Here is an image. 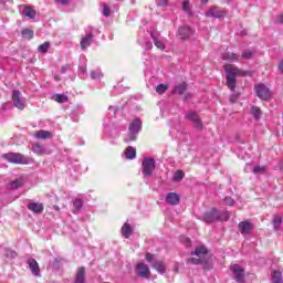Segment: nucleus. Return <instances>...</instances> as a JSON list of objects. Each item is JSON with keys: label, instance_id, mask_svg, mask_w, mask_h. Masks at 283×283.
I'll return each instance as SVG.
<instances>
[{"label": "nucleus", "instance_id": "1", "mask_svg": "<svg viewBox=\"0 0 283 283\" xmlns=\"http://www.w3.org/2000/svg\"><path fill=\"white\" fill-rule=\"evenodd\" d=\"M249 72L242 71L241 69L235 67L234 65H228L226 66V80L227 85L231 92H235V77L237 76H247Z\"/></svg>", "mask_w": 283, "mask_h": 283}, {"label": "nucleus", "instance_id": "2", "mask_svg": "<svg viewBox=\"0 0 283 283\" xmlns=\"http://www.w3.org/2000/svg\"><path fill=\"white\" fill-rule=\"evenodd\" d=\"M140 127H143V122L140 120V118L137 117L129 125L128 136L124 138L125 143H132L136 140L138 132H140Z\"/></svg>", "mask_w": 283, "mask_h": 283}, {"label": "nucleus", "instance_id": "3", "mask_svg": "<svg viewBox=\"0 0 283 283\" xmlns=\"http://www.w3.org/2000/svg\"><path fill=\"white\" fill-rule=\"evenodd\" d=\"M2 158L8 160V163H13L14 165H28V159L24 158L21 153H8L2 155Z\"/></svg>", "mask_w": 283, "mask_h": 283}, {"label": "nucleus", "instance_id": "4", "mask_svg": "<svg viewBox=\"0 0 283 283\" xmlns=\"http://www.w3.org/2000/svg\"><path fill=\"white\" fill-rule=\"evenodd\" d=\"M156 170V160L154 158H145L142 163V172L145 178L151 176Z\"/></svg>", "mask_w": 283, "mask_h": 283}, {"label": "nucleus", "instance_id": "5", "mask_svg": "<svg viewBox=\"0 0 283 283\" xmlns=\"http://www.w3.org/2000/svg\"><path fill=\"white\" fill-rule=\"evenodd\" d=\"M146 261L149 264H151L153 269H155V271L157 273H160L161 275H163V273H165V271H167L165 263L163 261H158V260L154 259V254H151V253H146Z\"/></svg>", "mask_w": 283, "mask_h": 283}, {"label": "nucleus", "instance_id": "6", "mask_svg": "<svg viewBox=\"0 0 283 283\" xmlns=\"http://www.w3.org/2000/svg\"><path fill=\"white\" fill-rule=\"evenodd\" d=\"M12 103L17 107V109H25V104L28 103V99L21 95V91H13L12 92Z\"/></svg>", "mask_w": 283, "mask_h": 283}, {"label": "nucleus", "instance_id": "7", "mask_svg": "<svg viewBox=\"0 0 283 283\" xmlns=\"http://www.w3.org/2000/svg\"><path fill=\"white\" fill-rule=\"evenodd\" d=\"M206 17L211 19H222L227 17V10L213 6L206 11Z\"/></svg>", "mask_w": 283, "mask_h": 283}, {"label": "nucleus", "instance_id": "8", "mask_svg": "<svg viewBox=\"0 0 283 283\" xmlns=\"http://www.w3.org/2000/svg\"><path fill=\"white\" fill-rule=\"evenodd\" d=\"M256 96L261 98V101H269L271 98V91L264 84H258L255 86Z\"/></svg>", "mask_w": 283, "mask_h": 283}, {"label": "nucleus", "instance_id": "9", "mask_svg": "<svg viewBox=\"0 0 283 283\" xmlns=\"http://www.w3.org/2000/svg\"><path fill=\"white\" fill-rule=\"evenodd\" d=\"M230 270L233 273L235 282L244 283V269H242L239 264H232Z\"/></svg>", "mask_w": 283, "mask_h": 283}, {"label": "nucleus", "instance_id": "10", "mask_svg": "<svg viewBox=\"0 0 283 283\" xmlns=\"http://www.w3.org/2000/svg\"><path fill=\"white\" fill-rule=\"evenodd\" d=\"M219 218L220 212L216 208H212L210 211L203 214V221L207 222V224H211V222H218Z\"/></svg>", "mask_w": 283, "mask_h": 283}, {"label": "nucleus", "instance_id": "11", "mask_svg": "<svg viewBox=\"0 0 283 283\" xmlns=\"http://www.w3.org/2000/svg\"><path fill=\"white\" fill-rule=\"evenodd\" d=\"M137 275L139 277H145L146 280H149V276L151 275V271H149V266L145 263H138L135 269Z\"/></svg>", "mask_w": 283, "mask_h": 283}, {"label": "nucleus", "instance_id": "12", "mask_svg": "<svg viewBox=\"0 0 283 283\" xmlns=\"http://www.w3.org/2000/svg\"><path fill=\"white\" fill-rule=\"evenodd\" d=\"M192 35H193V30L188 25H184L178 29V36L179 39H181V41H187V39H189V36H192Z\"/></svg>", "mask_w": 283, "mask_h": 283}, {"label": "nucleus", "instance_id": "13", "mask_svg": "<svg viewBox=\"0 0 283 283\" xmlns=\"http://www.w3.org/2000/svg\"><path fill=\"white\" fill-rule=\"evenodd\" d=\"M244 171L245 174H249V171H252L254 176H262L263 174H266V166H255L254 168H252L251 164H247Z\"/></svg>", "mask_w": 283, "mask_h": 283}, {"label": "nucleus", "instance_id": "14", "mask_svg": "<svg viewBox=\"0 0 283 283\" xmlns=\"http://www.w3.org/2000/svg\"><path fill=\"white\" fill-rule=\"evenodd\" d=\"M186 118L188 120H191V123H193L196 129H202V120H200V117H198V114L193 112H188L186 114Z\"/></svg>", "mask_w": 283, "mask_h": 283}, {"label": "nucleus", "instance_id": "15", "mask_svg": "<svg viewBox=\"0 0 283 283\" xmlns=\"http://www.w3.org/2000/svg\"><path fill=\"white\" fill-rule=\"evenodd\" d=\"M239 231L242 235H249L253 231V224L249 221H241L239 223Z\"/></svg>", "mask_w": 283, "mask_h": 283}, {"label": "nucleus", "instance_id": "16", "mask_svg": "<svg viewBox=\"0 0 283 283\" xmlns=\"http://www.w3.org/2000/svg\"><path fill=\"white\" fill-rule=\"evenodd\" d=\"M29 269L35 277H41V269L39 268V263L34 259H30L28 261Z\"/></svg>", "mask_w": 283, "mask_h": 283}, {"label": "nucleus", "instance_id": "17", "mask_svg": "<svg viewBox=\"0 0 283 283\" xmlns=\"http://www.w3.org/2000/svg\"><path fill=\"white\" fill-rule=\"evenodd\" d=\"M166 202L167 205H171L172 207H176V205H180V195L176 192H168L166 195Z\"/></svg>", "mask_w": 283, "mask_h": 283}, {"label": "nucleus", "instance_id": "18", "mask_svg": "<svg viewBox=\"0 0 283 283\" xmlns=\"http://www.w3.org/2000/svg\"><path fill=\"white\" fill-rule=\"evenodd\" d=\"M92 41H94V34L92 32L82 36V40L80 42L82 50H87V48L92 45Z\"/></svg>", "mask_w": 283, "mask_h": 283}, {"label": "nucleus", "instance_id": "19", "mask_svg": "<svg viewBox=\"0 0 283 283\" xmlns=\"http://www.w3.org/2000/svg\"><path fill=\"white\" fill-rule=\"evenodd\" d=\"M222 59L223 61L235 63L237 61H240V54L227 51L222 54Z\"/></svg>", "mask_w": 283, "mask_h": 283}, {"label": "nucleus", "instance_id": "20", "mask_svg": "<svg viewBox=\"0 0 283 283\" xmlns=\"http://www.w3.org/2000/svg\"><path fill=\"white\" fill-rule=\"evenodd\" d=\"M31 149L36 156H45L50 154V151H48V149L40 144H33Z\"/></svg>", "mask_w": 283, "mask_h": 283}, {"label": "nucleus", "instance_id": "21", "mask_svg": "<svg viewBox=\"0 0 283 283\" xmlns=\"http://www.w3.org/2000/svg\"><path fill=\"white\" fill-rule=\"evenodd\" d=\"M29 211H32L33 213H43V203L41 202H30L28 205Z\"/></svg>", "mask_w": 283, "mask_h": 283}, {"label": "nucleus", "instance_id": "22", "mask_svg": "<svg viewBox=\"0 0 283 283\" xmlns=\"http://www.w3.org/2000/svg\"><path fill=\"white\" fill-rule=\"evenodd\" d=\"M150 36H151L157 50H165L166 46H165V41L163 40V38L156 36V33H150Z\"/></svg>", "mask_w": 283, "mask_h": 283}, {"label": "nucleus", "instance_id": "23", "mask_svg": "<svg viewBox=\"0 0 283 283\" xmlns=\"http://www.w3.org/2000/svg\"><path fill=\"white\" fill-rule=\"evenodd\" d=\"M74 283H85V268L84 266H81L77 269Z\"/></svg>", "mask_w": 283, "mask_h": 283}, {"label": "nucleus", "instance_id": "24", "mask_svg": "<svg viewBox=\"0 0 283 283\" xmlns=\"http://www.w3.org/2000/svg\"><path fill=\"white\" fill-rule=\"evenodd\" d=\"M24 184H25V180L23 179V177H19L18 179H15L9 184V188L10 189H20V187H23Z\"/></svg>", "mask_w": 283, "mask_h": 283}, {"label": "nucleus", "instance_id": "25", "mask_svg": "<svg viewBox=\"0 0 283 283\" xmlns=\"http://www.w3.org/2000/svg\"><path fill=\"white\" fill-rule=\"evenodd\" d=\"M22 15L28 17V19H34V17H36V11L32 9V7H24Z\"/></svg>", "mask_w": 283, "mask_h": 283}, {"label": "nucleus", "instance_id": "26", "mask_svg": "<svg viewBox=\"0 0 283 283\" xmlns=\"http://www.w3.org/2000/svg\"><path fill=\"white\" fill-rule=\"evenodd\" d=\"M35 138L40 139V140H45L48 138H52V133L48 132V130H39L36 133H34Z\"/></svg>", "mask_w": 283, "mask_h": 283}, {"label": "nucleus", "instance_id": "27", "mask_svg": "<svg viewBox=\"0 0 283 283\" xmlns=\"http://www.w3.org/2000/svg\"><path fill=\"white\" fill-rule=\"evenodd\" d=\"M134 233V230L132 229V226L129 223H124L122 227V235L123 238H129Z\"/></svg>", "mask_w": 283, "mask_h": 283}, {"label": "nucleus", "instance_id": "28", "mask_svg": "<svg viewBox=\"0 0 283 283\" xmlns=\"http://www.w3.org/2000/svg\"><path fill=\"white\" fill-rule=\"evenodd\" d=\"M274 231H280L282 227V218L279 214H275L272 220Z\"/></svg>", "mask_w": 283, "mask_h": 283}, {"label": "nucleus", "instance_id": "29", "mask_svg": "<svg viewBox=\"0 0 283 283\" xmlns=\"http://www.w3.org/2000/svg\"><path fill=\"white\" fill-rule=\"evenodd\" d=\"M125 156L128 160H134L136 158V148L128 146L125 150Z\"/></svg>", "mask_w": 283, "mask_h": 283}, {"label": "nucleus", "instance_id": "30", "mask_svg": "<svg viewBox=\"0 0 283 283\" xmlns=\"http://www.w3.org/2000/svg\"><path fill=\"white\" fill-rule=\"evenodd\" d=\"M272 283H283L282 272L274 270L272 273Z\"/></svg>", "mask_w": 283, "mask_h": 283}, {"label": "nucleus", "instance_id": "31", "mask_svg": "<svg viewBox=\"0 0 283 283\" xmlns=\"http://www.w3.org/2000/svg\"><path fill=\"white\" fill-rule=\"evenodd\" d=\"M195 255H197V258H203V255H207V248L205 245L197 247Z\"/></svg>", "mask_w": 283, "mask_h": 283}, {"label": "nucleus", "instance_id": "32", "mask_svg": "<svg viewBox=\"0 0 283 283\" xmlns=\"http://www.w3.org/2000/svg\"><path fill=\"white\" fill-rule=\"evenodd\" d=\"M53 101H55V103H67L69 98L67 95L55 94L53 95Z\"/></svg>", "mask_w": 283, "mask_h": 283}, {"label": "nucleus", "instance_id": "33", "mask_svg": "<svg viewBox=\"0 0 283 283\" xmlns=\"http://www.w3.org/2000/svg\"><path fill=\"white\" fill-rule=\"evenodd\" d=\"M181 7L184 12H186V14H191V3H189V0H184L181 2Z\"/></svg>", "mask_w": 283, "mask_h": 283}, {"label": "nucleus", "instance_id": "34", "mask_svg": "<svg viewBox=\"0 0 283 283\" xmlns=\"http://www.w3.org/2000/svg\"><path fill=\"white\" fill-rule=\"evenodd\" d=\"M22 36H23V39H27L28 41H30V39L34 38V31H32L30 29H24V30H22Z\"/></svg>", "mask_w": 283, "mask_h": 283}, {"label": "nucleus", "instance_id": "35", "mask_svg": "<svg viewBox=\"0 0 283 283\" xmlns=\"http://www.w3.org/2000/svg\"><path fill=\"white\" fill-rule=\"evenodd\" d=\"M182 178H185V172L182 170H177L172 177L175 182H181Z\"/></svg>", "mask_w": 283, "mask_h": 283}, {"label": "nucleus", "instance_id": "36", "mask_svg": "<svg viewBox=\"0 0 283 283\" xmlns=\"http://www.w3.org/2000/svg\"><path fill=\"white\" fill-rule=\"evenodd\" d=\"M187 90V83H181L175 87L176 94H185V91Z\"/></svg>", "mask_w": 283, "mask_h": 283}, {"label": "nucleus", "instance_id": "37", "mask_svg": "<svg viewBox=\"0 0 283 283\" xmlns=\"http://www.w3.org/2000/svg\"><path fill=\"white\" fill-rule=\"evenodd\" d=\"M4 255H6V258H9V260H14V258H17V252H14L8 248H4Z\"/></svg>", "mask_w": 283, "mask_h": 283}, {"label": "nucleus", "instance_id": "38", "mask_svg": "<svg viewBox=\"0 0 283 283\" xmlns=\"http://www.w3.org/2000/svg\"><path fill=\"white\" fill-rule=\"evenodd\" d=\"M50 50V42H44L38 48V52H41L42 54H45Z\"/></svg>", "mask_w": 283, "mask_h": 283}, {"label": "nucleus", "instance_id": "39", "mask_svg": "<svg viewBox=\"0 0 283 283\" xmlns=\"http://www.w3.org/2000/svg\"><path fill=\"white\" fill-rule=\"evenodd\" d=\"M78 76L80 78H87V66H80Z\"/></svg>", "mask_w": 283, "mask_h": 283}, {"label": "nucleus", "instance_id": "40", "mask_svg": "<svg viewBox=\"0 0 283 283\" xmlns=\"http://www.w3.org/2000/svg\"><path fill=\"white\" fill-rule=\"evenodd\" d=\"M101 8H102V14H103V17H109V14H111L109 6H107V4H105V3H102V4H101Z\"/></svg>", "mask_w": 283, "mask_h": 283}, {"label": "nucleus", "instance_id": "41", "mask_svg": "<svg viewBox=\"0 0 283 283\" xmlns=\"http://www.w3.org/2000/svg\"><path fill=\"white\" fill-rule=\"evenodd\" d=\"M73 207H74V209H76V211H81V209H83V200L75 199L73 201Z\"/></svg>", "mask_w": 283, "mask_h": 283}, {"label": "nucleus", "instance_id": "42", "mask_svg": "<svg viewBox=\"0 0 283 283\" xmlns=\"http://www.w3.org/2000/svg\"><path fill=\"white\" fill-rule=\"evenodd\" d=\"M103 76V73H101V70H95L91 72V78L93 81H96V78H101Z\"/></svg>", "mask_w": 283, "mask_h": 283}, {"label": "nucleus", "instance_id": "43", "mask_svg": "<svg viewBox=\"0 0 283 283\" xmlns=\"http://www.w3.org/2000/svg\"><path fill=\"white\" fill-rule=\"evenodd\" d=\"M251 113L254 116V118H260V114H262V112L260 111V107L258 106H252Z\"/></svg>", "mask_w": 283, "mask_h": 283}, {"label": "nucleus", "instance_id": "44", "mask_svg": "<svg viewBox=\"0 0 283 283\" xmlns=\"http://www.w3.org/2000/svg\"><path fill=\"white\" fill-rule=\"evenodd\" d=\"M73 67H74V65H72V64L63 65L61 69V74H66V72H72Z\"/></svg>", "mask_w": 283, "mask_h": 283}, {"label": "nucleus", "instance_id": "45", "mask_svg": "<svg viewBox=\"0 0 283 283\" xmlns=\"http://www.w3.org/2000/svg\"><path fill=\"white\" fill-rule=\"evenodd\" d=\"M156 92H157V94H165V92H167V85H165V84L157 85Z\"/></svg>", "mask_w": 283, "mask_h": 283}, {"label": "nucleus", "instance_id": "46", "mask_svg": "<svg viewBox=\"0 0 283 283\" xmlns=\"http://www.w3.org/2000/svg\"><path fill=\"white\" fill-rule=\"evenodd\" d=\"M218 220H221L223 222H227V220H229V211H224V212H219V218Z\"/></svg>", "mask_w": 283, "mask_h": 283}, {"label": "nucleus", "instance_id": "47", "mask_svg": "<svg viewBox=\"0 0 283 283\" xmlns=\"http://www.w3.org/2000/svg\"><path fill=\"white\" fill-rule=\"evenodd\" d=\"M241 59H244V60H249V59H253V53L252 51H243V53L241 54Z\"/></svg>", "mask_w": 283, "mask_h": 283}, {"label": "nucleus", "instance_id": "48", "mask_svg": "<svg viewBox=\"0 0 283 283\" xmlns=\"http://www.w3.org/2000/svg\"><path fill=\"white\" fill-rule=\"evenodd\" d=\"M189 264H202V259L190 258L188 259Z\"/></svg>", "mask_w": 283, "mask_h": 283}, {"label": "nucleus", "instance_id": "49", "mask_svg": "<svg viewBox=\"0 0 283 283\" xmlns=\"http://www.w3.org/2000/svg\"><path fill=\"white\" fill-rule=\"evenodd\" d=\"M224 202H226V205H228L229 207H233V205H235V201H234L233 198H231V197H226V198H224Z\"/></svg>", "mask_w": 283, "mask_h": 283}, {"label": "nucleus", "instance_id": "50", "mask_svg": "<svg viewBox=\"0 0 283 283\" xmlns=\"http://www.w3.org/2000/svg\"><path fill=\"white\" fill-rule=\"evenodd\" d=\"M157 6L160 8H166L167 6V0H156Z\"/></svg>", "mask_w": 283, "mask_h": 283}, {"label": "nucleus", "instance_id": "51", "mask_svg": "<svg viewBox=\"0 0 283 283\" xmlns=\"http://www.w3.org/2000/svg\"><path fill=\"white\" fill-rule=\"evenodd\" d=\"M55 3H61V6H67L70 3V0H54Z\"/></svg>", "mask_w": 283, "mask_h": 283}, {"label": "nucleus", "instance_id": "52", "mask_svg": "<svg viewBox=\"0 0 283 283\" xmlns=\"http://www.w3.org/2000/svg\"><path fill=\"white\" fill-rule=\"evenodd\" d=\"M276 23H283V14L277 15Z\"/></svg>", "mask_w": 283, "mask_h": 283}, {"label": "nucleus", "instance_id": "53", "mask_svg": "<svg viewBox=\"0 0 283 283\" xmlns=\"http://www.w3.org/2000/svg\"><path fill=\"white\" fill-rule=\"evenodd\" d=\"M230 101L231 103H235V101H238V95H231Z\"/></svg>", "mask_w": 283, "mask_h": 283}, {"label": "nucleus", "instance_id": "54", "mask_svg": "<svg viewBox=\"0 0 283 283\" xmlns=\"http://www.w3.org/2000/svg\"><path fill=\"white\" fill-rule=\"evenodd\" d=\"M279 70H280V72L283 73V61L280 62V64H279Z\"/></svg>", "mask_w": 283, "mask_h": 283}, {"label": "nucleus", "instance_id": "55", "mask_svg": "<svg viewBox=\"0 0 283 283\" xmlns=\"http://www.w3.org/2000/svg\"><path fill=\"white\" fill-rule=\"evenodd\" d=\"M146 50H151V42L146 43Z\"/></svg>", "mask_w": 283, "mask_h": 283}, {"label": "nucleus", "instance_id": "56", "mask_svg": "<svg viewBox=\"0 0 283 283\" xmlns=\"http://www.w3.org/2000/svg\"><path fill=\"white\" fill-rule=\"evenodd\" d=\"M202 6H207L209 3V0H201Z\"/></svg>", "mask_w": 283, "mask_h": 283}, {"label": "nucleus", "instance_id": "57", "mask_svg": "<svg viewBox=\"0 0 283 283\" xmlns=\"http://www.w3.org/2000/svg\"><path fill=\"white\" fill-rule=\"evenodd\" d=\"M10 0H0V3H8Z\"/></svg>", "mask_w": 283, "mask_h": 283}, {"label": "nucleus", "instance_id": "58", "mask_svg": "<svg viewBox=\"0 0 283 283\" xmlns=\"http://www.w3.org/2000/svg\"><path fill=\"white\" fill-rule=\"evenodd\" d=\"M55 81H61V77H59L57 75L54 76Z\"/></svg>", "mask_w": 283, "mask_h": 283}, {"label": "nucleus", "instance_id": "59", "mask_svg": "<svg viewBox=\"0 0 283 283\" xmlns=\"http://www.w3.org/2000/svg\"><path fill=\"white\" fill-rule=\"evenodd\" d=\"M55 211H60L59 206H54Z\"/></svg>", "mask_w": 283, "mask_h": 283}, {"label": "nucleus", "instance_id": "60", "mask_svg": "<svg viewBox=\"0 0 283 283\" xmlns=\"http://www.w3.org/2000/svg\"><path fill=\"white\" fill-rule=\"evenodd\" d=\"M117 1H122V0H117Z\"/></svg>", "mask_w": 283, "mask_h": 283}]
</instances>
